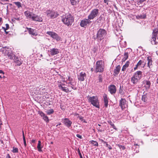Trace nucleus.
<instances>
[{
  "mask_svg": "<svg viewBox=\"0 0 158 158\" xmlns=\"http://www.w3.org/2000/svg\"><path fill=\"white\" fill-rule=\"evenodd\" d=\"M109 1L108 0H104V2L105 3H106L107 5L108 4V2Z\"/></svg>",
  "mask_w": 158,
  "mask_h": 158,
  "instance_id": "obj_58",
  "label": "nucleus"
},
{
  "mask_svg": "<svg viewBox=\"0 0 158 158\" xmlns=\"http://www.w3.org/2000/svg\"><path fill=\"white\" fill-rule=\"evenodd\" d=\"M139 146L137 144H134L132 147V150L133 151V153H138L139 151Z\"/></svg>",
  "mask_w": 158,
  "mask_h": 158,
  "instance_id": "obj_16",
  "label": "nucleus"
},
{
  "mask_svg": "<svg viewBox=\"0 0 158 158\" xmlns=\"http://www.w3.org/2000/svg\"><path fill=\"white\" fill-rule=\"evenodd\" d=\"M78 118L80 120H81V121H82L84 120L83 118L81 116H78Z\"/></svg>",
  "mask_w": 158,
  "mask_h": 158,
  "instance_id": "obj_52",
  "label": "nucleus"
},
{
  "mask_svg": "<svg viewBox=\"0 0 158 158\" xmlns=\"http://www.w3.org/2000/svg\"><path fill=\"white\" fill-rule=\"evenodd\" d=\"M32 13L30 12L29 11H27L24 12V14L26 16V17L27 19H31L33 16V15Z\"/></svg>",
  "mask_w": 158,
  "mask_h": 158,
  "instance_id": "obj_20",
  "label": "nucleus"
},
{
  "mask_svg": "<svg viewBox=\"0 0 158 158\" xmlns=\"http://www.w3.org/2000/svg\"><path fill=\"white\" fill-rule=\"evenodd\" d=\"M16 64V65L18 66H20L22 64L23 61L21 59L18 58H17L14 61Z\"/></svg>",
  "mask_w": 158,
  "mask_h": 158,
  "instance_id": "obj_25",
  "label": "nucleus"
},
{
  "mask_svg": "<svg viewBox=\"0 0 158 158\" xmlns=\"http://www.w3.org/2000/svg\"><path fill=\"white\" fill-rule=\"evenodd\" d=\"M107 122L114 129H115L116 131L118 130L117 128L114 125L112 121H111L110 120H109Z\"/></svg>",
  "mask_w": 158,
  "mask_h": 158,
  "instance_id": "obj_31",
  "label": "nucleus"
},
{
  "mask_svg": "<svg viewBox=\"0 0 158 158\" xmlns=\"http://www.w3.org/2000/svg\"><path fill=\"white\" fill-rule=\"evenodd\" d=\"M54 112V111L53 109H51L48 110L46 111V113L48 115H50L51 114H53Z\"/></svg>",
  "mask_w": 158,
  "mask_h": 158,
  "instance_id": "obj_33",
  "label": "nucleus"
},
{
  "mask_svg": "<svg viewBox=\"0 0 158 158\" xmlns=\"http://www.w3.org/2000/svg\"><path fill=\"white\" fill-rule=\"evenodd\" d=\"M45 13L48 17H50L51 19L56 18L58 15L57 12L50 10H47Z\"/></svg>",
  "mask_w": 158,
  "mask_h": 158,
  "instance_id": "obj_7",
  "label": "nucleus"
},
{
  "mask_svg": "<svg viewBox=\"0 0 158 158\" xmlns=\"http://www.w3.org/2000/svg\"><path fill=\"white\" fill-rule=\"evenodd\" d=\"M70 1L73 5H75L79 2V0H70Z\"/></svg>",
  "mask_w": 158,
  "mask_h": 158,
  "instance_id": "obj_32",
  "label": "nucleus"
},
{
  "mask_svg": "<svg viewBox=\"0 0 158 158\" xmlns=\"http://www.w3.org/2000/svg\"><path fill=\"white\" fill-rule=\"evenodd\" d=\"M86 77V73L83 72H81L80 74L77 75V78L79 81H83L85 80V78Z\"/></svg>",
  "mask_w": 158,
  "mask_h": 158,
  "instance_id": "obj_12",
  "label": "nucleus"
},
{
  "mask_svg": "<svg viewBox=\"0 0 158 158\" xmlns=\"http://www.w3.org/2000/svg\"><path fill=\"white\" fill-rule=\"evenodd\" d=\"M121 67L119 65H118L114 70V75L116 76L119 73Z\"/></svg>",
  "mask_w": 158,
  "mask_h": 158,
  "instance_id": "obj_24",
  "label": "nucleus"
},
{
  "mask_svg": "<svg viewBox=\"0 0 158 158\" xmlns=\"http://www.w3.org/2000/svg\"><path fill=\"white\" fill-rule=\"evenodd\" d=\"M103 101L104 103V106L106 107L108 106V98L106 94H104L103 96Z\"/></svg>",
  "mask_w": 158,
  "mask_h": 158,
  "instance_id": "obj_21",
  "label": "nucleus"
},
{
  "mask_svg": "<svg viewBox=\"0 0 158 158\" xmlns=\"http://www.w3.org/2000/svg\"><path fill=\"white\" fill-rule=\"evenodd\" d=\"M62 21L67 26L69 27L72 25L74 21V18L71 14H66L63 17Z\"/></svg>",
  "mask_w": 158,
  "mask_h": 158,
  "instance_id": "obj_1",
  "label": "nucleus"
},
{
  "mask_svg": "<svg viewBox=\"0 0 158 158\" xmlns=\"http://www.w3.org/2000/svg\"><path fill=\"white\" fill-rule=\"evenodd\" d=\"M143 63V62L141 60H140L137 64L138 65H138L139 67H140Z\"/></svg>",
  "mask_w": 158,
  "mask_h": 158,
  "instance_id": "obj_48",
  "label": "nucleus"
},
{
  "mask_svg": "<svg viewBox=\"0 0 158 158\" xmlns=\"http://www.w3.org/2000/svg\"><path fill=\"white\" fill-rule=\"evenodd\" d=\"M116 146H118L120 149H122V150H124L125 149V147L122 145H120L119 144H117Z\"/></svg>",
  "mask_w": 158,
  "mask_h": 158,
  "instance_id": "obj_42",
  "label": "nucleus"
},
{
  "mask_svg": "<svg viewBox=\"0 0 158 158\" xmlns=\"http://www.w3.org/2000/svg\"><path fill=\"white\" fill-rule=\"evenodd\" d=\"M5 25L6 26V28H5L4 27H2V28L4 30H6L9 28V26L8 24H6Z\"/></svg>",
  "mask_w": 158,
  "mask_h": 158,
  "instance_id": "obj_43",
  "label": "nucleus"
},
{
  "mask_svg": "<svg viewBox=\"0 0 158 158\" xmlns=\"http://www.w3.org/2000/svg\"><path fill=\"white\" fill-rule=\"evenodd\" d=\"M119 106L122 110L124 109L127 106L126 101L125 99L121 98L119 102Z\"/></svg>",
  "mask_w": 158,
  "mask_h": 158,
  "instance_id": "obj_10",
  "label": "nucleus"
},
{
  "mask_svg": "<svg viewBox=\"0 0 158 158\" xmlns=\"http://www.w3.org/2000/svg\"><path fill=\"white\" fill-rule=\"evenodd\" d=\"M35 139H33L31 141V142L32 143H35Z\"/></svg>",
  "mask_w": 158,
  "mask_h": 158,
  "instance_id": "obj_60",
  "label": "nucleus"
},
{
  "mask_svg": "<svg viewBox=\"0 0 158 158\" xmlns=\"http://www.w3.org/2000/svg\"><path fill=\"white\" fill-rule=\"evenodd\" d=\"M27 29L29 34L33 36H38V37H40V35H37V34L35 32V31L34 29L31 28H27Z\"/></svg>",
  "mask_w": 158,
  "mask_h": 158,
  "instance_id": "obj_18",
  "label": "nucleus"
},
{
  "mask_svg": "<svg viewBox=\"0 0 158 158\" xmlns=\"http://www.w3.org/2000/svg\"><path fill=\"white\" fill-rule=\"evenodd\" d=\"M13 3L16 5L19 8L22 7L21 3L19 2H14Z\"/></svg>",
  "mask_w": 158,
  "mask_h": 158,
  "instance_id": "obj_36",
  "label": "nucleus"
},
{
  "mask_svg": "<svg viewBox=\"0 0 158 158\" xmlns=\"http://www.w3.org/2000/svg\"><path fill=\"white\" fill-rule=\"evenodd\" d=\"M153 33H154L155 34H156V35H157V34H158V29H155L153 30Z\"/></svg>",
  "mask_w": 158,
  "mask_h": 158,
  "instance_id": "obj_45",
  "label": "nucleus"
},
{
  "mask_svg": "<svg viewBox=\"0 0 158 158\" xmlns=\"http://www.w3.org/2000/svg\"><path fill=\"white\" fill-rule=\"evenodd\" d=\"M73 82H72L71 81H69V82L68 83V85H71V84H72V83H73Z\"/></svg>",
  "mask_w": 158,
  "mask_h": 158,
  "instance_id": "obj_62",
  "label": "nucleus"
},
{
  "mask_svg": "<svg viewBox=\"0 0 158 158\" xmlns=\"http://www.w3.org/2000/svg\"><path fill=\"white\" fill-rule=\"evenodd\" d=\"M89 102L91 103L93 106L95 107L99 108V106L98 98L97 96L92 97L88 96L87 97Z\"/></svg>",
  "mask_w": 158,
  "mask_h": 158,
  "instance_id": "obj_3",
  "label": "nucleus"
},
{
  "mask_svg": "<svg viewBox=\"0 0 158 158\" xmlns=\"http://www.w3.org/2000/svg\"><path fill=\"white\" fill-rule=\"evenodd\" d=\"M0 73H2L3 75L4 74V73L2 70H0Z\"/></svg>",
  "mask_w": 158,
  "mask_h": 158,
  "instance_id": "obj_61",
  "label": "nucleus"
},
{
  "mask_svg": "<svg viewBox=\"0 0 158 158\" xmlns=\"http://www.w3.org/2000/svg\"><path fill=\"white\" fill-rule=\"evenodd\" d=\"M107 34L106 31L103 29H100L97 34V38L98 41L103 39Z\"/></svg>",
  "mask_w": 158,
  "mask_h": 158,
  "instance_id": "obj_4",
  "label": "nucleus"
},
{
  "mask_svg": "<svg viewBox=\"0 0 158 158\" xmlns=\"http://www.w3.org/2000/svg\"><path fill=\"white\" fill-rule=\"evenodd\" d=\"M50 52L52 56L56 55L59 52L58 49L55 48L51 49Z\"/></svg>",
  "mask_w": 158,
  "mask_h": 158,
  "instance_id": "obj_17",
  "label": "nucleus"
},
{
  "mask_svg": "<svg viewBox=\"0 0 158 158\" xmlns=\"http://www.w3.org/2000/svg\"><path fill=\"white\" fill-rule=\"evenodd\" d=\"M22 133H23V143H24V144L25 146H26L27 145V144H26V140H25V136L24 135V132L23 131H22Z\"/></svg>",
  "mask_w": 158,
  "mask_h": 158,
  "instance_id": "obj_40",
  "label": "nucleus"
},
{
  "mask_svg": "<svg viewBox=\"0 0 158 158\" xmlns=\"http://www.w3.org/2000/svg\"><path fill=\"white\" fill-rule=\"evenodd\" d=\"M38 114L42 117H43V116H44L45 115L44 113H43V112L41 111H39L38 112Z\"/></svg>",
  "mask_w": 158,
  "mask_h": 158,
  "instance_id": "obj_44",
  "label": "nucleus"
},
{
  "mask_svg": "<svg viewBox=\"0 0 158 158\" xmlns=\"http://www.w3.org/2000/svg\"><path fill=\"white\" fill-rule=\"evenodd\" d=\"M13 149L12 152L14 153H18V148H16L15 147H13Z\"/></svg>",
  "mask_w": 158,
  "mask_h": 158,
  "instance_id": "obj_39",
  "label": "nucleus"
},
{
  "mask_svg": "<svg viewBox=\"0 0 158 158\" xmlns=\"http://www.w3.org/2000/svg\"><path fill=\"white\" fill-rule=\"evenodd\" d=\"M75 85L76 84H74V83L73 82L71 85H69L68 86L69 87H70L73 89L75 90L77 89V87L75 86Z\"/></svg>",
  "mask_w": 158,
  "mask_h": 158,
  "instance_id": "obj_35",
  "label": "nucleus"
},
{
  "mask_svg": "<svg viewBox=\"0 0 158 158\" xmlns=\"http://www.w3.org/2000/svg\"><path fill=\"white\" fill-rule=\"evenodd\" d=\"M98 80L99 82H102V76L101 75H99L98 77Z\"/></svg>",
  "mask_w": 158,
  "mask_h": 158,
  "instance_id": "obj_46",
  "label": "nucleus"
},
{
  "mask_svg": "<svg viewBox=\"0 0 158 158\" xmlns=\"http://www.w3.org/2000/svg\"><path fill=\"white\" fill-rule=\"evenodd\" d=\"M122 91H123V90L122 89L119 90V93L120 94H122Z\"/></svg>",
  "mask_w": 158,
  "mask_h": 158,
  "instance_id": "obj_63",
  "label": "nucleus"
},
{
  "mask_svg": "<svg viewBox=\"0 0 158 158\" xmlns=\"http://www.w3.org/2000/svg\"><path fill=\"white\" fill-rule=\"evenodd\" d=\"M31 19L33 21L40 22H42L43 20L42 18L41 17L34 14L33 15Z\"/></svg>",
  "mask_w": 158,
  "mask_h": 158,
  "instance_id": "obj_13",
  "label": "nucleus"
},
{
  "mask_svg": "<svg viewBox=\"0 0 158 158\" xmlns=\"http://www.w3.org/2000/svg\"><path fill=\"white\" fill-rule=\"evenodd\" d=\"M97 129L98 131L100 132H102L103 131V130L102 129H101L100 127H98Z\"/></svg>",
  "mask_w": 158,
  "mask_h": 158,
  "instance_id": "obj_54",
  "label": "nucleus"
},
{
  "mask_svg": "<svg viewBox=\"0 0 158 158\" xmlns=\"http://www.w3.org/2000/svg\"><path fill=\"white\" fill-rule=\"evenodd\" d=\"M147 97L146 95H143L142 96V100L144 102H145L147 100Z\"/></svg>",
  "mask_w": 158,
  "mask_h": 158,
  "instance_id": "obj_41",
  "label": "nucleus"
},
{
  "mask_svg": "<svg viewBox=\"0 0 158 158\" xmlns=\"http://www.w3.org/2000/svg\"><path fill=\"white\" fill-rule=\"evenodd\" d=\"M99 140L100 142L104 143H106V142L104 141L102 139H99Z\"/></svg>",
  "mask_w": 158,
  "mask_h": 158,
  "instance_id": "obj_57",
  "label": "nucleus"
},
{
  "mask_svg": "<svg viewBox=\"0 0 158 158\" xmlns=\"http://www.w3.org/2000/svg\"><path fill=\"white\" fill-rule=\"evenodd\" d=\"M41 142L40 140L38 141V143L37 148L38 149V150L39 152L42 151V148H43V146H41Z\"/></svg>",
  "mask_w": 158,
  "mask_h": 158,
  "instance_id": "obj_27",
  "label": "nucleus"
},
{
  "mask_svg": "<svg viewBox=\"0 0 158 158\" xmlns=\"http://www.w3.org/2000/svg\"><path fill=\"white\" fill-rule=\"evenodd\" d=\"M6 158H11L9 154H8L6 156Z\"/></svg>",
  "mask_w": 158,
  "mask_h": 158,
  "instance_id": "obj_59",
  "label": "nucleus"
},
{
  "mask_svg": "<svg viewBox=\"0 0 158 158\" xmlns=\"http://www.w3.org/2000/svg\"><path fill=\"white\" fill-rule=\"evenodd\" d=\"M106 146L108 148L109 150H111L112 149V148L110 145L109 144H108L106 142Z\"/></svg>",
  "mask_w": 158,
  "mask_h": 158,
  "instance_id": "obj_47",
  "label": "nucleus"
},
{
  "mask_svg": "<svg viewBox=\"0 0 158 158\" xmlns=\"http://www.w3.org/2000/svg\"><path fill=\"white\" fill-rule=\"evenodd\" d=\"M102 17L101 15L100 17L97 19L98 20L97 21L98 23H99L101 20L102 19Z\"/></svg>",
  "mask_w": 158,
  "mask_h": 158,
  "instance_id": "obj_50",
  "label": "nucleus"
},
{
  "mask_svg": "<svg viewBox=\"0 0 158 158\" xmlns=\"http://www.w3.org/2000/svg\"><path fill=\"white\" fill-rule=\"evenodd\" d=\"M157 35L156 34L153 33V35L151 39V43L152 44L156 45L157 44L158 42L156 41V38Z\"/></svg>",
  "mask_w": 158,
  "mask_h": 158,
  "instance_id": "obj_15",
  "label": "nucleus"
},
{
  "mask_svg": "<svg viewBox=\"0 0 158 158\" xmlns=\"http://www.w3.org/2000/svg\"><path fill=\"white\" fill-rule=\"evenodd\" d=\"M142 72L141 71H137L134 73L133 76L137 78L139 80L142 76Z\"/></svg>",
  "mask_w": 158,
  "mask_h": 158,
  "instance_id": "obj_14",
  "label": "nucleus"
},
{
  "mask_svg": "<svg viewBox=\"0 0 158 158\" xmlns=\"http://www.w3.org/2000/svg\"><path fill=\"white\" fill-rule=\"evenodd\" d=\"M146 15L145 14H143L140 15H138V17L140 19H145L146 18Z\"/></svg>",
  "mask_w": 158,
  "mask_h": 158,
  "instance_id": "obj_37",
  "label": "nucleus"
},
{
  "mask_svg": "<svg viewBox=\"0 0 158 158\" xmlns=\"http://www.w3.org/2000/svg\"><path fill=\"white\" fill-rule=\"evenodd\" d=\"M95 72L96 73L99 72L102 73L105 68L104 62L102 60H98L95 64Z\"/></svg>",
  "mask_w": 158,
  "mask_h": 158,
  "instance_id": "obj_2",
  "label": "nucleus"
},
{
  "mask_svg": "<svg viewBox=\"0 0 158 158\" xmlns=\"http://www.w3.org/2000/svg\"><path fill=\"white\" fill-rule=\"evenodd\" d=\"M90 19H85L81 21L80 25L82 27H85L88 24H89L91 22L90 21Z\"/></svg>",
  "mask_w": 158,
  "mask_h": 158,
  "instance_id": "obj_8",
  "label": "nucleus"
},
{
  "mask_svg": "<svg viewBox=\"0 0 158 158\" xmlns=\"http://www.w3.org/2000/svg\"><path fill=\"white\" fill-rule=\"evenodd\" d=\"M43 118L46 122L48 123L49 122L48 117L47 116L46 114L44 115V116L43 117Z\"/></svg>",
  "mask_w": 158,
  "mask_h": 158,
  "instance_id": "obj_38",
  "label": "nucleus"
},
{
  "mask_svg": "<svg viewBox=\"0 0 158 158\" xmlns=\"http://www.w3.org/2000/svg\"><path fill=\"white\" fill-rule=\"evenodd\" d=\"M138 3L139 4H142L143 2L146 1V0H138Z\"/></svg>",
  "mask_w": 158,
  "mask_h": 158,
  "instance_id": "obj_51",
  "label": "nucleus"
},
{
  "mask_svg": "<svg viewBox=\"0 0 158 158\" xmlns=\"http://www.w3.org/2000/svg\"><path fill=\"white\" fill-rule=\"evenodd\" d=\"M138 65L137 64L135 66L134 68V70H136L138 68H139V66L138 65Z\"/></svg>",
  "mask_w": 158,
  "mask_h": 158,
  "instance_id": "obj_55",
  "label": "nucleus"
},
{
  "mask_svg": "<svg viewBox=\"0 0 158 158\" xmlns=\"http://www.w3.org/2000/svg\"><path fill=\"white\" fill-rule=\"evenodd\" d=\"M76 136L77 137H78L80 139H81L82 138V136L81 135H80L79 134H77Z\"/></svg>",
  "mask_w": 158,
  "mask_h": 158,
  "instance_id": "obj_53",
  "label": "nucleus"
},
{
  "mask_svg": "<svg viewBox=\"0 0 158 158\" xmlns=\"http://www.w3.org/2000/svg\"><path fill=\"white\" fill-rule=\"evenodd\" d=\"M89 143H90L92 144H93L94 146H95L97 147L98 146V143L96 141L92 140L90 141Z\"/></svg>",
  "mask_w": 158,
  "mask_h": 158,
  "instance_id": "obj_34",
  "label": "nucleus"
},
{
  "mask_svg": "<svg viewBox=\"0 0 158 158\" xmlns=\"http://www.w3.org/2000/svg\"><path fill=\"white\" fill-rule=\"evenodd\" d=\"M68 80L69 81H72L73 80V79L70 77H69Z\"/></svg>",
  "mask_w": 158,
  "mask_h": 158,
  "instance_id": "obj_56",
  "label": "nucleus"
},
{
  "mask_svg": "<svg viewBox=\"0 0 158 158\" xmlns=\"http://www.w3.org/2000/svg\"><path fill=\"white\" fill-rule=\"evenodd\" d=\"M58 87L59 89H61V90L66 93H68L69 92L68 88L67 87H63L62 86V84H60L58 85ZM70 91H69V92Z\"/></svg>",
  "mask_w": 158,
  "mask_h": 158,
  "instance_id": "obj_23",
  "label": "nucleus"
},
{
  "mask_svg": "<svg viewBox=\"0 0 158 158\" xmlns=\"http://www.w3.org/2000/svg\"><path fill=\"white\" fill-rule=\"evenodd\" d=\"M46 34L50 35L51 37L53 39L56 40L57 41L61 40L60 37L54 32L48 31L46 32Z\"/></svg>",
  "mask_w": 158,
  "mask_h": 158,
  "instance_id": "obj_6",
  "label": "nucleus"
},
{
  "mask_svg": "<svg viewBox=\"0 0 158 158\" xmlns=\"http://www.w3.org/2000/svg\"><path fill=\"white\" fill-rule=\"evenodd\" d=\"M77 152L80 156V158H82V157H83L82 156V155L80 151L79 148H78V149Z\"/></svg>",
  "mask_w": 158,
  "mask_h": 158,
  "instance_id": "obj_49",
  "label": "nucleus"
},
{
  "mask_svg": "<svg viewBox=\"0 0 158 158\" xmlns=\"http://www.w3.org/2000/svg\"><path fill=\"white\" fill-rule=\"evenodd\" d=\"M129 64L130 62L128 61H127L126 64L123 66L122 71H124L126 68L128 67Z\"/></svg>",
  "mask_w": 158,
  "mask_h": 158,
  "instance_id": "obj_29",
  "label": "nucleus"
},
{
  "mask_svg": "<svg viewBox=\"0 0 158 158\" xmlns=\"http://www.w3.org/2000/svg\"><path fill=\"white\" fill-rule=\"evenodd\" d=\"M139 80L137 78L132 76L131 78V81L134 84H136L138 82Z\"/></svg>",
  "mask_w": 158,
  "mask_h": 158,
  "instance_id": "obj_26",
  "label": "nucleus"
},
{
  "mask_svg": "<svg viewBox=\"0 0 158 158\" xmlns=\"http://www.w3.org/2000/svg\"><path fill=\"white\" fill-rule=\"evenodd\" d=\"M63 123L64 125L68 128H69L71 126L72 122L68 118H64L62 119Z\"/></svg>",
  "mask_w": 158,
  "mask_h": 158,
  "instance_id": "obj_9",
  "label": "nucleus"
},
{
  "mask_svg": "<svg viewBox=\"0 0 158 158\" xmlns=\"http://www.w3.org/2000/svg\"><path fill=\"white\" fill-rule=\"evenodd\" d=\"M128 53L127 52H125L124 54L123 58L122 59V61H124L127 60L128 57Z\"/></svg>",
  "mask_w": 158,
  "mask_h": 158,
  "instance_id": "obj_28",
  "label": "nucleus"
},
{
  "mask_svg": "<svg viewBox=\"0 0 158 158\" xmlns=\"http://www.w3.org/2000/svg\"><path fill=\"white\" fill-rule=\"evenodd\" d=\"M108 91L111 94H114L116 92V88L114 85H110L108 87Z\"/></svg>",
  "mask_w": 158,
  "mask_h": 158,
  "instance_id": "obj_11",
  "label": "nucleus"
},
{
  "mask_svg": "<svg viewBox=\"0 0 158 158\" xmlns=\"http://www.w3.org/2000/svg\"><path fill=\"white\" fill-rule=\"evenodd\" d=\"M99 14V10L97 9H94L93 10L90 14L88 16L89 19H93L95 17H97Z\"/></svg>",
  "mask_w": 158,
  "mask_h": 158,
  "instance_id": "obj_5",
  "label": "nucleus"
},
{
  "mask_svg": "<svg viewBox=\"0 0 158 158\" xmlns=\"http://www.w3.org/2000/svg\"><path fill=\"white\" fill-rule=\"evenodd\" d=\"M0 1H3V2H7V1H9V0H0Z\"/></svg>",
  "mask_w": 158,
  "mask_h": 158,
  "instance_id": "obj_64",
  "label": "nucleus"
},
{
  "mask_svg": "<svg viewBox=\"0 0 158 158\" xmlns=\"http://www.w3.org/2000/svg\"><path fill=\"white\" fill-rule=\"evenodd\" d=\"M148 61V66L149 68H151L152 67V58L150 56H148L147 57V59Z\"/></svg>",
  "mask_w": 158,
  "mask_h": 158,
  "instance_id": "obj_22",
  "label": "nucleus"
},
{
  "mask_svg": "<svg viewBox=\"0 0 158 158\" xmlns=\"http://www.w3.org/2000/svg\"><path fill=\"white\" fill-rule=\"evenodd\" d=\"M143 83L144 84V87L147 89H149L151 85L150 82L148 80H144L143 81Z\"/></svg>",
  "mask_w": 158,
  "mask_h": 158,
  "instance_id": "obj_19",
  "label": "nucleus"
},
{
  "mask_svg": "<svg viewBox=\"0 0 158 158\" xmlns=\"http://www.w3.org/2000/svg\"><path fill=\"white\" fill-rule=\"evenodd\" d=\"M7 55L10 59H12L14 57H15V55L13 54L11 52H8L7 53Z\"/></svg>",
  "mask_w": 158,
  "mask_h": 158,
  "instance_id": "obj_30",
  "label": "nucleus"
}]
</instances>
